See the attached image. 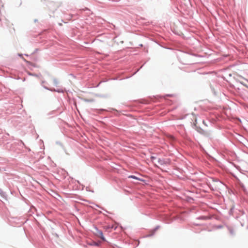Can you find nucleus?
<instances>
[{"mask_svg": "<svg viewBox=\"0 0 248 248\" xmlns=\"http://www.w3.org/2000/svg\"><path fill=\"white\" fill-rule=\"evenodd\" d=\"M128 178H133V179H137V180L139 179L137 177H136L134 175H130V176H128Z\"/></svg>", "mask_w": 248, "mask_h": 248, "instance_id": "obj_4", "label": "nucleus"}, {"mask_svg": "<svg viewBox=\"0 0 248 248\" xmlns=\"http://www.w3.org/2000/svg\"><path fill=\"white\" fill-rule=\"evenodd\" d=\"M97 236L98 237H100L103 241H106V239H105V237L103 236V232H102V231H98L97 232Z\"/></svg>", "mask_w": 248, "mask_h": 248, "instance_id": "obj_2", "label": "nucleus"}, {"mask_svg": "<svg viewBox=\"0 0 248 248\" xmlns=\"http://www.w3.org/2000/svg\"><path fill=\"white\" fill-rule=\"evenodd\" d=\"M91 245L93 246H98L99 244L98 243H96L95 242H93L92 243L90 244Z\"/></svg>", "mask_w": 248, "mask_h": 248, "instance_id": "obj_3", "label": "nucleus"}, {"mask_svg": "<svg viewBox=\"0 0 248 248\" xmlns=\"http://www.w3.org/2000/svg\"><path fill=\"white\" fill-rule=\"evenodd\" d=\"M104 229L106 230V231H108L109 230V229H113L114 228V229H115L117 227L115 225H105L103 227Z\"/></svg>", "mask_w": 248, "mask_h": 248, "instance_id": "obj_1", "label": "nucleus"}]
</instances>
